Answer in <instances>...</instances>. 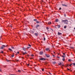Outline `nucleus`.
<instances>
[{
    "label": "nucleus",
    "instance_id": "1",
    "mask_svg": "<svg viewBox=\"0 0 75 75\" xmlns=\"http://www.w3.org/2000/svg\"><path fill=\"white\" fill-rule=\"evenodd\" d=\"M69 22L67 20H62V22L63 23H65L66 22Z\"/></svg>",
    "mask_w": 75,
    "mask_h": 75
},
{
    "label": "nucleus",
    "instance_id": "2",
    "mask_svg": "<svg viewBox=\"0 0 75 75\" xmlns=\"http://www.w3.org/2000/svg\"><path fill=\"white\" fill-rule=\"evenodd\" d=\"M39 59H40V60H41V61H43V60L45 61V59L43 58H41Z\"/></svg>",
    "mask_w": 75,
    "mask_h": 75
},
{
    "label": "nucleus",
    "instance_id": "3",
    "mask_svg": "<svg viewBox=\"0 0 75 75\" xmlns=\"http://www.w3.org/2000/svg\"><path fill=\"white\" fill-rule=\"evenodd\" d=\"M45 50L46 51H50V48H47L45 49Z\"/></svg>",
    "mask_w": 75,
    "mask_h": 75
},
{
    "label": "nucleus",
    "instance_id": "4",
    "mask_svg": "<svg viewBox=\"0 0 75 75\" xmlns=\"http://www.w3.org/2000/svg\"><path fill=\"white\" fill-rule=\"evenodd\" d=\"M6 47V46L5 45H2V46L1 47V49H3V48H4V47Z\"/></svg>",
    "mask_w": 75,
    "mask_h": 75
},
{
    "label": "nucleus",
    "instance_id": "5",
    "mask_svg": "<svg viewBox=\"0 0 75 75\" xmlns=\"http://www.w3.org/2000/svg\"><path fill=\"white\" fill-rule=\"evenodd\" d=\"M40 27V25L38 24H37L36 26L35 27L36 28L38 29V27Z\"/></svg>",
    "mask_w": 75,
    "mask_h": 75
},
{
    "label": "nucleus",
    "instance_id": "6",
    "mask_svg": "<svg viewBox=\"0 0 75 75\" xmlns=\"http://www.w3.org/2000/svg\"><path fill=\"white\" fill-rule=\"evenodd\" d=\"M23 50L24 51H25V52H26L27 51L26 50V48H25L24 47H23Z\"/></svg>",
    "mask_w": 75,
    "mask_h": 75
},
{
    "label": "nucleus",
    "instance_id": "7",
    "mask_svg": "<svg viewBox=\"0 0 75 75\" xmlns=\"http://www.w3.org/2000/svg\"><path fill=\"white\" fill-rule=\"evenodd\" d=\"M45 56L47 57L48 58L50 57V55L49 54H45Z\"/></svg>",
    "mask_w": 75,
    "mask_h": 75
},
{
    "label": "nucleus",
    "instance_id": "8",
    "mask_svg": "<svg viewBox=\"0 0 75 75\" xmlns=\"http://www.w3.org/2000/svg\"><path fill=\"white\" fill-rule=\"evenodd\" d=\"M62 6H65V7H67V5H65V4H62Z\"/></svg>",
    "mask_w": 75,
    "mask_h": 75
},
{
    "label": "nucleus",
    "instance_id": "9",
    "mask_svg": "<svg viewBox=\"0 0 75 75\" xmlns=\"http://www.w3.org/2000/svg\"><path fill=\"white\" fill-rule=\"evenodd\" d=\"M40 55H42L43 54V52L42 51L40 52Z\"/></svg>",
    "mask_w": 75,
    "mask_h": 75
},
{
    "label": "nucleus",
    "instance_id": "10",
    "mask_svg": "<svg viewBox=\"0 0 75 75\" xmlns=\"http://www.w3.org/2000/svg\"><path fill=\"white\" fill-rule=\"evenodd\" d=\"M58 35H62V33H60L59 32H58Z\"/></svg>",
    "mask_w": 75,
    "mask_h": 75
},
{
    "label": "nucleus",
    "instance_id": "11",
    "mask_svg": "<svg viewBox=\"0 0 75 75\" xmlns=\"http://www.w3.org/2000/svg\"><path fill=\"white\" fill-rule=\"evenodd\" d=\"M57 27L58 28H60V27H61V26L60 25H57Z\"/></svg>",
    "mask_w": 75,
    "mask_h": 75
},
{
    "label": "nucleus",
    "instance_id": "12",
    "mask_svg": "<svg viewBox=\"0 0 75 75\" xmlns=\"http://www.w3.org/2000/svg\"><path fill=\"white\" fill-rule=\"evenodd\" d=\"M58 65H62V63H61V62H60L59 63H58Z\"/></svg>",
    "mask_w": 75,
    "mask_h": 75
},
{
    "label": "nucleus",
    "instance_id": "13",
    "mask_svg": "<svg viewBox=\"0 0 75 75\" xmlns=\"http://www.w3.org/2000/svg\"><path fill=\"white\" fill-rule=\"evenodd\" d=\"M35 36H38V34L37 33H35Z\"/></svg>",
    "mask_w": 75,
    "mask_h": 75
},
{
    "label": "nucleus",
    "instance_id": "14",
    "mask_svg": "<svg viewBox=\"0 0 75 75\" xmlns=\"http://www.w3.org/2000/svg\"><path fill=\"white\" fill-rule=\"evenodd\" d=\"M27 52H23V55H24V54H27Z\"/></svg>",
    "mask_w": 75,
    "mask_h": 75
},
{
    "label": "nucleus",
    "instance_id": "15",
    "mask_svg": "<svg viewBox=\"0 0 75 75\" xmlns=\"http://www.w3.org/2000/svg\"><path fill=\"white\" fill-rule=\"evenodd\" d=\"M8 50H9V51H13V50H12V49L10 48H9L8 49Z\"/></svg>",
    "mask_w": 75,
    "mask_h": 75
},
{
    "label": "nucleus",
    "instance_id": "16",
    "mask_svg": "<svg viewBox=\"0 0 75 75\" xmlns=\"http://www.w3.org/2000/svg\"><path fill=\"white\" fill-rule=\"evenodd\" d=\"M70 48H71V49H74V47H70Z\"/></svg>",
    "mask_w": 75,
    "mask_h": 75
},
{
    "label": "nucleus",
    "instance_id": "17",
    "mask_svg": "<svg viewBox=\"0 0 75 75\" xmlns=\"http://www.w3.org/2000/svg\"><path fill=\"white\" fill-rule=\"evenodd\" d=\"M52 63L54 64H56V62H52Z\"/></svg>",
    "mask_w": 75,
    "mask_h": 75
},
{
    "label": "nucleus",
    "instance_id": "18",
    "mask_svg": "<svg viewBox=\"0 0 75 75\" xmlns=\"http://www.w3.org/2000/svg\"><path fill=\"white\" fill-rule=\"evenodd\" d=\"M48 24H51V22H48Z\"/></svg>",
    "mask_w": 75,
    "mask_h": 75
},
{
    "label": "nucleus",
    "instance_id": "19",
    "mask_svg": "<svg viewBox=\"0 0 75 75\" xmlns=\"http://www.w3.org/2000/svg\"><path fill=\"white\" fill-rule=\"evenodd\" d=\"M36 23H37V24H38V23H40V22L38 21H36Z\"/></svg>",
    "mask_w": 75,
    "mask_h": 75
},
{
    "label": "nucleus",
    "instance_id": "20",
    "mask_svg": "<svg viewBox=\"0 0 75 75\" xmlns=\"http://www.w3.org/2000/svg\"><path fill=\"white\" fill-rule=\"evenodd\" d=\"M55 21H56V22H58V19H56L55 20Z\"/></svg>",
    "mask_w": 75,
    "mask_h": 75
},
{
    "label": "nucleus",
    "instance_id": "21",
    "mask_svg": "<svg viewBox=\"0 0 75 75\" xmlns=\"http://www.w3.org/2000/svg\"><path fill=\"white\" fill-rule=\"evenodd\" d=\"M62 61H65V58H63Z\"/></svg>",
    "mask_w": 75,
    "mask_h": 75
},
{
    "label": "nucleus",
    "instance_id": "22",
    "mask_svg": "<svg viewBox=\"0 0 75 75\" xmlns=\"http://www.w3.org/2000/svg\"><path fill=\"white\" fill-rule=\"evenodd\" d=\"M64 28H67V26H66V25L64 26Z\"/></svg>",
    "mask_w": 75,
    "mask_h": 75
},
{
    "label": "nucleus",
    "instance_id": "23",
    "mask_svg": "<svg viewBox=\"0 0 75 75\" xmlns=\"http://www.w3.org/2000/svg\"><path fill=\"white\" fill-rule=\"evenodd\" d=\"M12 57H14V54H13L11 55Z\"/></svg>",
    "mask_w": 75,
    "mask_h": 75
},
{
    "label": "nucleus",
    "instance_id": "24",
    "mask_svg": "<svg viewBox=\"0 0 75 75\" xmlns=\"http://www.w3.org/2000/svg\"><path fill=\"white\" fill-rule=\"evenodd\" d=\"M43 40H44V41H45V38L44 37L43 38Z\"/></svg>",
    "mask_w": 75,
    "mask_h": 75
},
{
    "label": "nucleus",
    "instance_id": "25",
    "mask_svg": "<svg viewBox=\"0 0 75 75\" xmlns=\"http://www.w3.org/2000/svg\"><path fill=\"white\" fill-rule=\"evenodd\" d=\"M11 48H12V49H14V47H11Z\"/></svg>",
    "mask_w": 75,
    "mask_h": 75
},
{
    "label": "nucleus",
    "instance_id": "26",
    "mask_svg": "<svg viewBox=\"0 0 75 75\" xmlns=\"http://www.w3.org/2000/svg\"><path fill=\"white\" fill-rule=\"evenodd\" d=\"M72 61V60L71 59H69L68 60L69 61Z\"/></svg>",
    "mask_w": 75,
    "mask_h": 75
},
{
    "label": "nucleus",
    "instance_id": "27",
    "mask_svg": "<svg viewBox=\"0 0 75 75\" xmlns=\"http://www.w3.org/2000/svg\"><path fill=\"white\" fill-rule=\"evenodd\" d=\"M18 72H21V71H20V70H18Z\"/></svg>",
    "mask_w": 75,
    "mask_h": 75
},
{
    "label": "nucleus",
    "instance_id": "28",
    "mask_svg": "<svg viewBox=\"0 0 75 75\" xmlns=\"http://www.w3.org/2000/svg\"><path fill=\"white\" fill-rule=\"evenodd\" d=\"M73 64L74 65V66H75V63H73Z\"/></svg>",
    "mask_w": 75,
    "mask_h": 75
},
{
    "label": "nucleus",
    "instance_id": "29",
    "mask_svg": "<svg viewBox=\"0 0 75 75\" xmlns=\"http://www.w3.org/2000/svg\"><path fill=\"white\" fill-rule=\"evenodd\" d=\"M34 21H37V19H35L33 20Z\"/></svg>",
    "mask_w": 75,
    "mask_h": 75
},
{
    "label": "nucleus",
    "instance_id": "30",
    "mask_svg": "<svg viewBox=\"0 0 75 75\" xmlns=\"http://www.w3.org/2000/svg\"><path fill=\"white\" fill-rule=\"evenodd\" d=\"M46 29L47 30H48V29H49V28L48 27H46Z\"/></svg>",
    "mask_w": 75,
    "mask_h": 75
},
{
    "label": "nucleus",
    "instance_id": "31",
    "mask_svg": "<svg viewBox=\"0 0 75 75\" xmlns=\"http://www.w3.org/2000/svg\"><path fill=\"white\" fill-rule=\"evenodd\" d=\"M30 48V47H28L27 48V49H28Z\"/></svg>",
    "mask_w": 75,
    "mask_h": 75
},
{
    "label": "nucleus",
    "instance_id": "32",
    "mask_svg": "<svg viewBox=\"0 0 75 75\" xmlns=\"http://www.w3.org/2000/svg\"><path fill=\"white\" fill-rule=\"evenodd\" d=\"M65 57V56H62V57H63V58H64V57Z\"/></svg>",
    "mask_w": 75,
    "mask_h": 75
},
{
    "label": "nucleus",
    "instance_id": "33",
    "mask_svg": "<svg viewBox=\"0 0 75 75\" xmlns=\"http://www.w3.org/2000/svg\"><path fill=\"white\" fill-rule=\"evenodd\" d=\"M72 65V64H71L70 65H69V67H71Z\"/></svg>",
    "mask_w": 75,
    "mask_h": 75
},
{
    "label": "nucleus",
    "instance_id": "34",
    "mask_svg": "<svg viewBox=\"0 0 75 75\" xmlns=\"http://www.w3.org/2000/svg\"><path fill=\"white\" fill-rule=\"evenodd\" d=\"M31 56H32V57H33V56H34V55L33 54H32L31 55Z\"/></svg>",
    "mask_w": 75,
    "mask_h": 75
},
{
    "label": "nucleus",
    "instance_id": "35",
    "mask_svg": "<svg viewBox=\"0 0 75 75\" xmlns=\"http://www.w3.org/2000/svg\"><path fill=\"white\" fill-rule=\"evenodd\" d=\"M61 9H62L61 8H59V10H61Z\"/></svg>",
    "mask_w": 75,
    "mask_h": 75
},
{
    "label": "nucleus",
    "instance_id": "36",
    "mask_svg": "<svg viewBox=\"0 0 75 75\" xmlns=\"http://www.w3.org/2000/svg\"><path fill=\"white\" fill-rule=\"evenodd\" d=\"M4 52L3 51H1V53H2V54H3V53Z\"/></svg>",
    "mask_w": 75,
    "mask_h": 75
},
{
    "label": "nucleus",
    "instance_id": "37",
    "mask_svg": "<svg viewBox=\"0 0 75 75\" xmlns=\"http://www.w3.org/2000/svg\"><path fill=\"white\" fill-rule=\"evenodd\" d=\"M57 58H60V57H58V56H57Z\"/></svg>",
    "mask_w": 75,
    "mask_h": 75
},
{
    "label": "nucleus",
    "instance_id": "38",
    "mask_svg": "<svg viewBox=\"0 0 75 75\" xmlns=\"http://www.w3.org/2000/svg\"><path fill=\"white\" fill-rule=\"evenodd\" d=\"M28 46H29L30 47H31V45H28Z\"/></svg>",
    "mask_w": 75,
    "mask_h": 75
},
{
    "label": "nucleus",
    "instance_id": "39",
    "mask_svg": "<svg viewBox=\"0 0 75 75\" xmlns=\"http://www.w3.org/2000/svg\"><path fill=\"white\" fill-rule=\"evenodd\" d=\"M19 53L20 52H17V54H19Z\"/></svg>",
    "mask_w": 75,
    "mask_h": 75
},
{
    "label": "nucleus",
    "instance_id": "40",
    "mask_svg": "<svg viewBox=\"0 0 75 75\" xmlns=\"http://www.w3.org/2000/svg\"><path fill=\"white\" fill-rule=\"evenodd\" d=\"M44 69H42V71H44Z\"/></svg>",
    "mask_w": 75,
    "mask_h": 75
},
{
    "label": "nucleus",
    "instance_id": "41",
    "mask_svg": "<svg viewBox=\"0 0 75 75\" xmlns=\"http://www.w3.org/2000/svg\"><path fill=\"white\" fill-rule=\"evenodd\" d=\"M64 16L65 17H66V15L65 14H64Z\"/></svg>",
    "mask_w": 75,
    "mask_h": 75
},
{
    "label": "nucleus",
    "instance_id": "42",
    "mask_svg": "<svg viewBox=\"0 0 75 75\" xmlns=\"http://www.w3.org/2000/svg\"><path fill=\"white\" fill-rule=\"evenodd\" d=\"M67 66H69V64H67Z\"/></svg>",
    "mask_w": 75,
    "mask_h": 75
},
{
    "label": "nucleus",
    "instance_id": "43",
    "mask_svg": "<svg viewBox=\"0 0 75 75\" xmlns=\"http://www.w3.org/2000/svg\"><path fill=\"white\" fill-rule=\"evenodd\" d=\"M67 69H68V70H69V71L70 70V69H69L68 68H67Z\"/></svg>",
    "mask_w": 75,
    "mask_h": 75
},
{
    "label": "nucleus",
    "instance_id": "44",
    "mask_svg": "<svg viewBox=\"0 0 75 75\" xmlns=\"http://www.w3.org/2000/svg\"><path fill=\"white\" fill-rule=\"evenodd\" d=\"M18 61H19V60H16L17 62H18Z\"/></svg>",
    "mask_w": 75,
    "mask_h": 75
},
{
    "label": "nucleus",
    "instance_id": "45",
    "mask_svg": "<svg viewBox=\"0 0 75 75\" xmlns=\"http://www.w3.org/2000/svg\"><path fill=\"white\" fill-rule=\"evenodd\" d=\"M53 57H55V56H54V55H53Z\"/></svg>",
    "mask_w": 75,
    "mask_h": 75
},
{
    "label": "nucleus",
    "instance_id": "46",
    "mask_svg": "<svg viewBox=\"0 0 75 75\" xmlns=\"http://www.w3.org/2000/svg\"><path fill=\"white\" fill-rule=\"evenodd\" d=\"M6 61H7L8 62V61H9V60H6Z\"/></svg>",
    "mask_w": 75,
    "mask_h": 75
},
{
    "label": "nucleus",
    "instance_id": "47",
    "mask_svg": "<svg viewBox=\"0 0 75 75\" xmlns=\"http://www.w3.org/2000/svg\"><path fill=\"white\" fill-rule=\"evenodd\" d=\"M49 73L50 74H51H51L50 72H49Z\"/></svg>",
    "mask_w": 75,
    "mask_h": 75
},
{
    "label": "nucleus",
    "instance_id": "48",
    "mask_svg": "<svg viewBox=\"0 0 75 75\" xmlns=\"http://www.w3.org/2000/svg\"><path fill=\"white\" fill-rule=\"evenodd\" d=\"M65 23L66 24H68V23H66V22Z\"/></svg>",
    "mask_w": 75,
    "mask_h": 75
},
{
    "label": "nucleus",
    "instance_id": "49",
    "mask_svg": "<svg viewBox=\"0 0 75 75\" xmlns=\"http://www.w3.org/2000/svg\"><path fill=\"white\" fill-rule=\"evenodd\" d=\"M32 33H34V31H32Z\"/></svg>",
    "mask_w": 75,
    "mask_h": 75
},
{
    "label": "nucleus",
    "instance_id": "50",
    "mask_svg": "<svg viewBox=\"0 0 75 75\" xmlns=\"http://www.w3.org/2000/svg\"><path fill=\"white\" fill-rule=\"evenodd\" d=\"M63 55H65V53H63Z\"/></svg>",
    "mask_w": 75,
    "mask_h": 75
},
{
    "label": "nucleus",
    "instance_id": "51",
    "mask_svg": "<svg viewBox=\"0 0 75 75\" xmlns=\"http://www.w3.org/2000/svg\"><path fill=\"white\" fill-rule=\"evenodd\" d=\"M0 71L1 72V69H0Z\"/></svg>",
    "mask_w": 75,
    "mask_h": 75
},
{
    "label": "nucleus",
    "instance_id": "52",
    "mask_svg": "<svg viewBox=\"0 0 75 75\" xmlns=\"http://www.w3.org/2000/svg\"><path fill=\"white\" fill-rule=\"evenodd\" d=\"M29 64H28V66H29Z\"/></svg>",
    "mask_w": 75,
    "mask_h": 75
},
{
    "label": "nucleus",
    "instance_id": "53",
    "mask_svg": "<svg viewBox=\"0 0 75 75\" xmlns=\"http://www.w3.org/2000/svg\"><path fill=\"white\" fill-rule=\"evenodd\" d=\"M42 1V2H44V1Z\"/></svg>",
    "mask_w": 75,
    "mask_h": 75
},
{
    "label": "nucleus",
    "instance_id": "54",
    "mask_svg": "<svg viewBox=\"0 0 75 75\" xmlns=\"http://www.w3.org/2000/svg\"><path fill=\"white\" fill-rule=\"evenodd\" d=\"M47 30L48 31H49V30H48V29H47Z\"/></svg>",
    "mask_w": 75,
    "mask_h": 75
},
{
    "label": "nucleus",
    "instance_id": "55",
    "mask_svg": "<svg viewBox=\"0 0 75 75\" xmlns=\"http://www.w3.org/2000/svg\"><path fill=\"white\" fill-rule=\"evenodd\" d=\"M74 30H75V28H74Z\"/></svg>",
    "mask_w": 75,
    "mask_h": 75
},
{
    "label": "nucleus",
    "instance_id": "56",
    "mask_svg": "<svg viewBox=\"0 0 75 75\" xmlns=\"http://www.w3.org/2000/svg\"><path fill=\"white\" fill-rule=\"evenodd\" d=\"M0 40H1V38L0 37Z\"/></svg>",
    "mask_w": 75,
    "mask_h": 75
},
{
    "label": "nucleus",
    "instance_id": "57",
    "mask_svg": "<svg viewBox=\"0 0 75 75\" xmlns=\"http://www.w3.org/2000/svg\"><path fill=\"white\" fill-rule=\"evenodd\" d=\"M54 53L55 54V52H54Z\"/></svg>",
    "mask_w": 75,
    "mask_h": 75
},
{
    "label": "nucleus",
    "instance_id": "58",
    "mask_svg": "<svg viewBox=\"0 0 75 75\" xmlns=\"http://www.w3.org/2000/svg\"><path fill=\"white\" fill-rule=\"evenodd\" d=\"M28 57H29V56L28 55Z\"/></svg>",
    "mask_w": 75,
    "mask_h": 75
},
{
    "label": "nucleus",
    "instance_id": "59",
    "mask_svg": "<svg viewBox=\"0 0 75 75\" xmlns=\"http://www.w3.org/2000/svg\"><path fill=\"white\" fill-rule=\"evenodd\" d=\"M11 27H12V26L11 25Z\"/></svg>",
    "mask_w": 75,
    "mask_h": 75
},
{
    "label": "nucleus",
    "instance_id": "60",
    "mask_svg": "<svg viewBox=\"0 0 75 75\" xmlns=\"http://www.w3.org/2000/svg\"><path fill=\"white\" fill-rule=\"evenodd\" d=\"M14 52H16L15 51Z\"/></svg>",
    "mask_w": 75,
    "mask_h": 75
},
{
    "label": "nucleus",
    "instance_id": "61",
    "mask_svg": "<svg viewBox=\"0 0 75 75\" xmlns=\"http://www.w3.org/2000/svg\"><path fill=\"white\" fill-rule=\"evenodd\" d=\"M54 59H53V60H54Z\"/></svg>",
    "mask_w": 75,
    "mask_h": 75
}]
</instances>
